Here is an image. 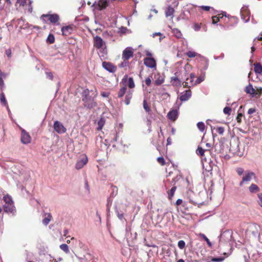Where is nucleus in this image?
Listing matches in <instances>:
<instances>
[{"label":"nucleus","mask_w":262,"mask_h":262,"mask_svg":"<svg viewBox=\"0 0 262 262\" xmlns=\"http://www.w3.org/2000/svg\"><path fill=\"white\" fill-rule=\"evenodd\" d=\"M12 25L18 31L21 30H26L27 31L32 30L35 28L29 23L25 22L22 18L14 19L12 21Z\"/></svg>","instance_id":"obj_1"},{"label":"nucleus","mask_w":262,"mask_h":262,"mask_svg":"<svg viewBox=\"0 0 262 262\" xmlns=\"http://www.w3.org/2000/svg\"><path fill=\"white\" fill-rule=\"evenodd\" d=\"M3 201L5 203L3 205L4 211L7 212L14 213L15 211V208L11 196L8 194L4 195Z\"/></svg>","instance_id":"obj_2"},{"label":"nucleus","mask_w":262,"mask_h":262,"mask_svg":"<svg viewBox=\"0 0 262 262\" xmlns=\"http://www.w3.org/2000/svg\"><path fill=\"white\" fill-rule=\"evenodd\" d=\"M94 45L96 48L100 50V51L102 53V56L106 54L107 52L105 42L100 37L96 36L94 37Z\"/></svg>","instance_id":"obj_3"},{"label":"nucleus","mask_w":262,"mask_h":262,"mask_svg":"<svg viewBox=\"0 0 262 262\" xmlns=\"http://www.w3.org/2000/svg\"><path fill=\"white\" fill-rule=\"evenodd\" d=\"M255 177V173L251 171H245L242 178V180L239 183V186H242L244 184H248L252 179Z\"/></svg>","instance_id":"obj_4"},{"label":"nucleus","mask_w":262,"mask_h":262,"mask_svg":"<svg viewBox=\"0 0 262 262\" xmlns=\"http://www.w3.org/2000/svg\"><path fill=\"white\" fill-rule=\"evenodd\" d=\"M88 157L85 155H81L75 165V168L77 169L82 168L88 163Z\"/></svg>","instance_id":"obj_5"},{"label":"nucleus","mask_w":262,"mask_h":262,"mask_svg":"<svg viewBox=\"0 0 262 262\" xmlns=\"http://www.w3.org/2000/svg\"><path fill=\"white\" fill-rule=\"evenodd\" d=\"M134 55L133 49L131 47L126 48L122 53V58L124 60H127Z\"/></svg>","instance_id":"obj_6"},{"label":"nucleus","mask_w":262,"mask_h":262,"mask_svg":"<svg viewBox=\"0 0 262 262\" xmlns=\"http://www.w3.org/2000/svg\"><path fill=\"white\" fill-rule=\"evenodd\" d=\"M82 101L84 102V105L88 108H92L97 105L96 102L95 101L94 98L91 97L88 98H82Z\"/></svg>","instance_id":"obj_7"},{"label":"nucleus","mask_w":262,"mask_h":262,"mask_svg":"<svg viewBox=\"0 0 262 262\" xmlns=\"http://www.w3.org/2000/svg\"><path fill=\"white\" fill-rule=\"evenodd\" d=\"M54 129L58 134L66 133L67 129L63 124L58 121H55L54 123Z\"/></svg>","instance_id":"obj_8"},{"label":"nucleus","mask_w":262,"mask_h":262,"mask_svg":"<svg viewBox=\"0 0 262 262\" xmlns=\"http://www.w3.org/2000/svg\"><path fill=\"white\" fill-rule=\"evenodd\" d=\"M21 142L24 144L30 143L31 141V138L28 133L24 129L21 130Z\"/></svg>","instance_id":"obj_9"},{"label":"nucleus","mask_w":262,"mask_h":262,"mask_svg":"<svg viewBox=\"0 0 262 262\" xmlns=\"http://www.w3.org/2000/svg\"><path fill=\"white\" fill-rule=\"evenodd\" d=\"M195 75L193 73H191L189 78H187L186 81L183 82L182 84L184 87H190L195 85V82L193 81Z\"/></svg>","instance_id":"obj_10"},{"label":"nucleus","mask_w":262,"mask_h":262,"mask_svg":"<svg viewBox=\"0 0 262 262\" xmlns=\"http://www.w3.org/2000/svg\"><path fill=\"white\" fill-rule=\"evenodd\" d=\"M144 64L147 67L150 68H156V62L155 59L152 57H146L144 59Z\"/></svg>","instance_id":"obj_11"},{"label":"nucleus","mask_w":262,"mask_h":262,"mask_svg":"<svg viewBox=\"0 0 262 262\" xmlns=\"http://www.w3.org/2000/svg\"><path fill=\"white\" fill-rule=\"evenodd\" d=\"M17 3L19 5V6H21L24 7L26 9H28L29 11H32V7L31 3L32 2L31 0H17Z\"/></svg>","instance_id":"obj_12"},{"label":"nucleus","mask_w":262,"mask_h":262,"mask_svg":"<svg viewBox=\"0 0 262 262\" xmlns=\"http://www.w3.org/2000/svg\"><path fill=\"white\" fill-rule=\"evenodd\" d=\"M241 14L242 19L245 22H248L250 19L249 12L247 8L243 7L241 10Z\"/></svg>","instance_id":"obj_13"},{"label":"nucleus","mask_w":262,"mask_h":262,"mask_svg":"<svg viewBox=\"0 0 262 262\" xmlns=\"http://www.w3.org/2000/svg\"><path fill=\"white\" fill-rule=\"evenodd\" d=\"M102 66L104 69L111 73H114L116 71V67L110 62H103Z\"/></svg>","instance_id":"obj_14"},{"label":"nucleus","mask_w":262,"mask_h":262,"mask_svg":"<svg viewBox=\"0 0 262 262\" xmlns=\"http://www.w3.org/2000/svg\"><path fill=\"white\" fill-rule=\"evenodd\" d=\"M259 226L256 224H254L251 226L249 229V232L251 233L254 236L259 235Z\"/></svg>","instance_id":"obj_15"},{"label":"nucleus","mask_w":262,"mask_h":262,"mask_svg":"<svg viewBox=\"0 0 262 262\" xmlns=\"http://www.w3.org/2000/svg\"><path fill=\"white\" fill-rule=\"evenodd\" d=\"M41 17H48L50 22L53 24L57 23L59 18V16L57 14H43Z\"/></svg>","instance_id":"obj_16"},{"label":"nucleus","mask_w":262,"mask_h":262,"mask_svg":"<svg viewBox=\"0 0 262 262\" xmlns=\"http://www.w3.org/2000/svg\"><path fill=\"white\" fill-rule=\"evenodd\" d=\"M178 111L177 110H172L167 114L168 118L171 121H175L178 116Z\"/></svg>","instance_id":"obj_17"},{"label":"nucleus","mask_w":262,"mask_h":262,"mask_svg":"<svg viewBox=\"0 0 262 262\" xmlns=\"http://www.w3.org/2000/svg\"><path fill=\"white\" fill-rule=\"evenodd\" d=\"M171 84L174 86L181 87L183 85L182 81L180 80L176 76L171 77L170 78Z\"/></svg>","instance_id":"obj_18"},{"label":"nucleus","mask_w":262,"mask_h":262,"mask_svg":"<svg viewBox=\"0 0 262 262\" xmlns=\"http://www.w3.org/2000/svg\"><path fill=\"white\" fill-rule=\"evenodd\" d=\"M155 83L157 85H159L163 83L164 81V78L163 75L157 73L154 76Z\"/></svg>","instance_id":"obj_19"},{"label":"nucleus","mask_w":262,"mask_h":262,"mask_svg":"<svg viewBox=\"0 0 262 262\" xmlns=\"http://www.w3.org/2000/svg\"><path fill=\"white\" fill-rule=\"evenodd\" d=\"M191 93L190 91H186L181 93L180 96V99L182 101H185L188 100L191 97Z\"/></svg>","instance_id":"obj_20"},{"label":"nucleus","mask_w":262,"mask_h":262,"mask_svg":"<svg viewBox=\"0 0 262 262\" xmlns=\"http://www.w3.org/2000/svg\"><path fill=\"white\" fill-rule=\"evenodd\" d=\"M108 0H99L97 5L98 9L101 10L105 9L108 6Z\"/></svg>","instance_id":"obj_21"},{"label":"nucleus","mask_w":262,"mask_h":262,"mask_svg":"<svg viewBox=\"0 0 262 262\" xmlns=\"http://www.w3.org/2000/svg\"><path fill=\"white\" fill-rule=\"evenodd\" d=\"M245 91L247 94H249L252 96H253L255 93V90L251 84H249L245 88Z\"/></svg>","instance_id":"obj_22"},{"label":"nucleus","mask_w":262,"mask_h":262,"mask_svg":"<svg viewBox=\"0 0 262 262\" xmlns=\"http://www.w3.org/2000/svg\"><path fill=\"white\" fill-rule=\"evenodd\" d=\"M133 91L129 90L127 92L125 95L124 102L126 105H128L130 103V100L132 98Z\"/></svg>","instance_id":"obj_23"},{"label":"nucleus","mask_w":262,"mask_h":262,"mask_svg":"<svg viewBox=\"0 0 262 262\" xmlns=\"http://www.w3.org/2000/svg\"><path fill=\"white\" fill-rule=\"evenodd\" d=\"M174 12V9L171 6H169L166 11H165V15L166 17L171 16L172 18L173 17V13Z\"/></svg>","instance_id":"obj_24"},{"label":"nucleus","mask_w":262,"mask_h":262,"mask_svg":"<svg viewBox=\"0 0 262 262\" xmlns=\"http://www.w3.org/2000/svg\"><path fill=\"white\" fill-rule=\"evenodd\" d=\"M254 66L255 73L256 74H261L262 73V66L259 63H256Z\"/></svg>","instance_id":"obj_25"},{"label":"nucleus","mask_w":262,"mask_h":262,"mask_svg":"<svg viewBox=\"0 0 262 262\" xmlns=\"http://www.w3.org/2000/svg\"><path fill=\"white\" fill-rule=\"evenodd\" d=\"M249 190L251 193H255L259 190V187L255 184H252L249 187Z\"/></svg>","instance_id":"obj_26"},{"label":"nucleus","mask_w":262,"mask_h":262,"mask_svg":"<svg viewBox=\"0 0 262 262\" xmlns=\"http://www.w3.org/2000/svg\"><path fill=\"white\" fill-rule=\"evenodd\" d=\"M6 76V74L2 73L0 70V89L2 90L4 88V82L3 81V78H5Z\"/></svg>","instance_id":"obj_27"},{"label":"nucleus","mask_w":262,"mask_h":262,"mask_svg":"<svg viewBox=\"0 0 262 262\" xmlns=\"http://www.w3.org/2000/svg\"><path fill=\"white\" fill-rule=\"evenodd\" d=\"M177 187L176 186H173L169 191H168V196L169 199H171L173 196L175 191L176 190Z\"/></svg>","instance_id":"obj_28"},{"label":"nucleus","mask_w":262,"mask_h":262,"mask_svg":"<svg viewBox=\"0 0 262 262\" xmlns=\"http://www.w3.org/2000/svg\"><path fill=\"white\" fill-rule=\"evenodd\" d=\"M172 32L173 34L175 35V36L177 38H180L182 36L181 32L180 31L177 29V28H173L172 29Z\"/></svg>","instance_id":"obj_29"},{"label":"nucleus","mask_w":262,"mask_h":262,"mask_svg":"<svg viewBox=\"0 0 262 262\" xmlns=\"http://www.w3.org/2000/svg\"><path fill=\"white\" fill-rule=\"evenodd\" d=\"M126 88L125 86L121 88L118 93V96L119 98L122 97L126 93Z\"/></svg>","instance_id":"obj_30"},{"label":"nucleus","mask_w":262,"mask_h":262,"mask_svg":"<svg viewBox=\"0 0 262 262\" xmlns=\"http://www.w3.org/2000/svg\"><path fill=\"white\" fill-rule=\"evenodd\" d=\"M186 55L190 58L194 57L196 56H201L200 54H197L194 51H189L186 53Z\"/></svg>","instance_id":"obj_31"},{"label":"nucleus","mask_w":262,"mask_h":262,"mask_svg":"<svg viewBox=\"0 0 262 262\" xmlns=\"http://www.w3.org/2000/svg\"><path fill=\"white\" fill-rule=\"evenodd\" d=\"M59 247L62 251H63L66 253H69L70 252L69 247L67 244H61L60 245Z\"/></svg>","instance_id":"obj_32"},{"label":"nucleus","mask_w":262,"mask_h":262,"mask_svg":"<svg viewBox=\"0 0 262 262\" xmlns=\"http://www.w3.org/2000/svg\"><path fill=\"white\" fill-rule=\"evenodd\" d=\"M104 123H105L104 119L103 118H101L100 119L98 122V129L101 130L102 128Z\"/></svg>","instance_id":"obj_33"},{"label":"nucleus","mask_w":262,"mask_h":262,"mask_svg":"<svg viewBox=\"0 0 262 262\" xmlns=\"http://www.w3.org/2000/svg\"><path fill=\"white\" fill-rule=\"evenodd\" d=\"M0 100L2 104H3L4 105H7V102L6 101V99L5 97V95L3 92L1 93L0 95Z\"/></svg>","instance_id":"obj_34"},{"label":"nucleus","mask_w":262,"mask_h":262,"mask_svg":"<svg viewBox=\"0 0 262 262\" xmlns=\"http://www.w3.org/2000/svg\"><path fill=\"white\" fill-rule=\"evenodd\" d=\"M90 91L88 89L84 90L82 93V99L88 98L90 97L89 96Z\"/></svg>","instance_id":"obj_35"},{"label":"nucleus","mask_w":262,"mask_h":262,"mask_svg":"<svg viewBox=\"0 0 262 262\" xmlns=\"http://www.w3.org/2000/svg\"><path fill=\"white\" fill-rule=\"evenodd\" d=\"M128 86L132 89L135 87L134 81L133 78L129 77L128 80Z\"/></svg>","instance_id":"obj_36"},{"label":"nucleus","mask_w":262,"mask_h":262,"mask_svg":"<svg viewBox=\"0 0 262 262\" xmlns=\"http://www.w3.org/2000/svg\"><path fill=\"white\" fill-rule=\"evenodd\" d=\"M197 126L199 130L201 132H203L205 129V124L202 122H199L197 124Z\"/></svg>","instance_id":"obj_37"},{"label":"nucleus","mask_w":262,"mask_h":262,"mask_svg":"<svg viewBox=\"0 0 262 262\" xmlns=\"http://www.w3.org/2000/svg\"><path fill=\"white\" fill-rule=\"evenodd\" d=\"M178 246L180 249H183L185 246V243L183 240H180L178 242Z\"/></svg>","instance_id":"obj_38"},{"label":"nucleus","mask_w":262,"mask_h":262,"mask_svg":"<svg viewBox=\"0 0 262 262\" xmlns=\"http://www.w3.org/2000/svg\"><path fill=\"white\" fill-rule=\"evenodd\" d=\"M71 29V27L69 26L63 27L61 28V31L62 34L64 35H67V33L69 32V30Z\"/></svg>","instance_id":"obj_39"},{"label":"nucleus","mask_w":262,"mask_h":262,"mask_svg":"<svg viewBox=\"0 0 262 262\" xmlns=\"http://www.w3.org/2000/svg\"><path fill=\"white\" fill-rule=\"evenodd\" d=\"M223 112L224 114L229 115L231 112V109L230 107L226 106L223 110Z\"/></svg>","instance_id":"obj_40"},{"label":"nucleus","mask_w":262,"mask_h":262,"mask_svg":"<svg viewBox=\"0 0 262 262\" xmlns=\"http://www.w3.org/2000/svg\"><path fill=\"white\" fill-rule=\"evenodd\" d=\"M54 36L52 34H49L47 38V41L50 43H53L54 41Z\"/></svg>","instance_id":"obj_41"},{"label":"nucleus","mask_w":262,"mask_h":262,"mask_svg":"<svg viewBox=\"0 0 262 262\" xmlns=\"http://www.w3.org/2000/svg\"><path fill=\"white\" fill-rule=\"evenodd\" d=\"M201 236L206 241L207 244L209 247H212V244L210 242L209 239L203 234H201Z\"/></svg>","instance_id":"obj_42"},{"label":"nucleus","mask_w":262,"mask_h":262,"mask_svg":"<svg viewBox=\"0 0 262 262\" xmlns=\"http://www.w3.org/2000/svg\"><path fill=\"white\" fill-rule=\"evenodd\" d=\"M236 171L239 176H242L243 174H244V169L242 167H238L236 169Z\"/></svg>","instance_id":"obj_43"},{"label":"nucleus","mask_w":262,"mask_h":262,"mask_svg":"<svg viewBox=\"0 0 262 262\" xmlns=\"http://www.w3.org/2000/svg\"><path fill=\"white\" fill-rule=\"evenodd\" d=\"M204 80V76H201L199 77L195 81V85L200 83Z\"/></svg>","instance_id":"obj_44"},{"label":"nucleus","mask_w":262,"mask_h":262,"mask_svg":"<svg viewBox=\"0 0 262 262\" xmlns=\"http://www.w3.org/2000/svg\"><path fill=\"white\" fill-rule=\"evenodd\" d=\"M224 257H217V258H213L211 259V261L213 262H222L224 260Z\"/></svg>","instance_id":"obj_45"},{"label":"nucleus","mask_w":262,"mask_h":262,"mask_svg":"<svg viewBox=\"0 0 262 262\" xmlns=\"http://www.w3.org/2000/svg\"><path fill=\"white\" fill-rule=\"evenodd\" d=\"M204 152L205 150L200 147H199L196 150V153L201 156H203Z\"/></svg>","instance_id":"obj_46"},{"label":"nucleus","mask_w":262,"mask_h":262,"mask_svg":"<svg viewBox=\"0 0 262 262\" xmlns=\"http://www.w3.org/2000/svg\"><path fill=\"white\" fill-rule=\"evenodd\" d=\"M143 107L147 112H149V111H150V109L149 107L148 106L145 100H144L143 101Z\"/></svg>","instance_id":"obj_47"},{"label":"nucleus","mask_w":262,"mask_h":262,"mask_svg":"<svg viewBox=\"0 0 262 262\" xmlns=\"http://www.w3.org/2000/svg\"><path fill=\"white\" fill-rule=\"evenodd\" d=\"M201 24H198V23H195L193 25V29L195 31H198L200 30L201 29Z\"/></svg>","instance_id":"obj_48"},{"label":"nucleus","mask_w":262,"mask_h":262,"mask_svg":"<svg viewBox=\"0 0 262 262\" xmlns=\"http://www.w3.org/2000/svg\"><path fill=\"white\" fill-rule=\"evenodd\" d=\"M50 221V218H49V217H45L43 220H42V223L47 226V225L49 224V222Z\"/></svg>","instance_id":"obj_49"},{"label":"nucleus","mask_w":262,"mask_h":262,"mask_svg":"<svg viewBox=\"0 0 262 262\" xmlns=\"http://www.w3.org/2000/svg\"><path fill=\"white\" fill-rule=\"evenodd\" d=\"M158 162L160 163L162 165L165 164V160L163 157H159L157 158Z\"/></svg>","instance_id":"obj_50"},{"label":"nucleus","mask_w":262,"mask_h":262,"mask_svg":"<svg viewBox=\"0 0 262 262\" xmlns=\"http://www.w3.org/2000/svg\"><path fill=\"white\" fill-rule=\"evenodd\" d=\"M258 198V203L259 205L262 207V193H258L257 194Z\"/></svg>","instance_id":"obj_51"},{"label":"nucleus","mask_w":262,"mask_h":262,"mask_svg":"<svg viewBox=\"0 0 262 262\" xmlns=\"http://www.w3.org/2000/svg\"><path fill=\"white\" fill-rule=\"evenodd\" d=\"M217 132L219 133V134L220 135H223L224 134V128L223 127H219L217 128Z\"/></svg>","instance_id":"obj_52"},{"label":"nucleus","mask_w":262,"mask_h":262,"mask_svg":"<svg viewBox=\"0 0 262 262\" xmlns=\"http://www.w3.org/2000/svg\"><path fill=\"white\" fill-rule=\"evenodd\" d=\"M145 82L146 84L148 86L150 85L151 84V79L150 77H147L145 80Z\"/></svg>","instance_id":"obj_53"},{"label":"nucleus","mask_w":262,"mask_h":262,"mask_svg":"<svg viewBox=\"0 0 262 262\" xmlns=\"http://www.w3.org/2000/svg\"><path fill=\"white\" fill-rule=\"evenodd\" d=\"M162 97L163 99H166L169 98L170 95L167 93H164L162 94Z\"/></svg>","instance_id":"obj_54"},{"label":"nucleus","mask_w":262,"mask_h":262,"mask_svg":"<svg viewBox=\"0 0 262 262\" xmlns=\"http://www.w3.org/2000/svg\"><path fill=\"white\" fill-rule=\"evenodd\" d=\"M242 117V114L241 113L238 114L237 117H236V120L238 122H241Z\"/></svg>","instance_id":"obj_55"},{"label":"nucleus","mask_w":262,"mask_h":262,"mask_svg":"<svg viewBox=\"0 0 262 262\" xmlns=\"http://www.w3.org/2000/svg\"><path fill=\"white\" fill-rule=\"evenodd\" d=\"M202 9L208 11L210 10V7L209 6H201L200 7Z\"/></svg>","instance_id":"obj_56"},{"label":"nucleus","mask_w":262,"mask_h":262,"mask_svg":"<svg viewBox=\"0 0 262 262\" xmlns=\"http://www.w3.org/2000/svg\"><path fill=\"white\" fill-rule=\"evenodd\" d=\"M219 20L218 17L214 16L212 17V23L213 24H216L217 22Z\"/></svg>","instance_id":"obj_57"},{"label":"nucleus","mask_w":262,"mask_h":262,"mask_svg":"<svg viewBox=\"0 0 262 262\" xmlns=\"http://www.w3.org/2000/svg\"><path fill=\"white\" fill-rule=\"evenodd\" d=\"M110 94V93L109 92H103L101 93V95L102 97H106V98L108 97L109 96Z\"/></svg>","instance_id":"obj_58"},{"label":"nucleus","mask_w":262,"mask_h":262,"mask_svg":"<svg viewBox=\"0 0 262 262\" xmlns=\"http://www.w3.org/2000/svg\"><path fill=\"white\" fill-rule=\"evenodd\" d=\"M117 213L118 217L120 220H122L123 219V213H120L118 211H116Z\"/></svg>","instance_id":"obj_59"},{"label":"nucleus","mask_w":262,"mask_h":262,"mask_svg":"<svg viewBox=\"0 0 262 262\" xmlns=\"http://www.w3.org/2000/svg\"><path fill=\"white\" fill-rule=\"evenodd\" d=\"M49 256H50V259H49L50 262H58V260L54 258L51 255H50Z\"/></svg>","instance_id":"obj_60"},{"label":"nucleus","mask_w":262,"mask_h":262,"mask_svg":"<svg viewBox=\"0 0 262 262\" xmlns=\"http://www.w3.org/2000/svg\"><path fill=\"white\" fill-rule=\"evenodd\" d=\"M255 112V109L253 108H250L248 111V114H252Z\"/></svg>","instance_id":"obj_61"},{"label":"nucleus","mask_w":262,"mask_h":262,"mask_svg":"<svg viewBox=\"0 0 262 262\" xmlns=\"http://www.w3.org/2000/svg\"><path fill=\"white\" fill-rule=\"evenodd\" d=\"M6 54L8 57H11V50L10 49L7 50L6 51Z\"/></svg>","instance_id":"obj_62"},{"label":"nucleus","mask_w":262,"mask_h":262,"mask_svg":"<svg viewBox=\"0 0 262 262\" xmlns=\"http://www.w3.org/2000/svg\"><path fill=\"white\" fill-rule=\"evenodd\" d=\"M182 202L183 201H182V199H179L177 200V201H176L177 205H181L182 204Z\"/></svg>","instance_id":"obj_63"},{"label":"nucleus","mask_w":262,"mask_h":262,"mask_svg":"<svg viewBox=\"0 0 262 262\" xmlns=\"http://www.w3.org/2000/svg\"><path fill=\"white\" fill-rule=\"evenodd\" d=\"M146 54L148 57H151L152 54L149 51H146Z\"/></svg>","instance_id":"obj_64"}]
</instances>
